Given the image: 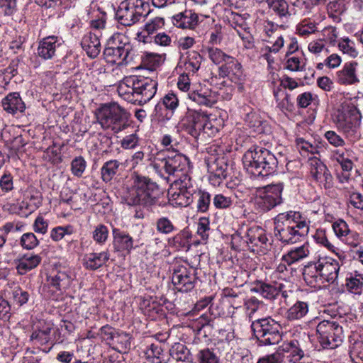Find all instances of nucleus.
<instances>
[{
    "instance_id": "obj_55",
    "label": "nucleus",
    "mask_w": 363,
    "mask_h": 363,
    "mask_svg": "<svg viewBox=\"0 0 363 363\" xmlns=\"http://www.w3.org/2000/svg\"><path fill=\"white\" fill-rule=\"evenodd\" d=\"M197 211L201 213H206L208 211L211 196V194L206 191L199 190L197 192Z\"/></svg>"
},
{
    "instance_id": "obj_30",
    "label": "nucleus",
    "mask_w": 363,
    "mask_h": 363,
    "mask_svg": "<svg viewBox=\"0 0 363 363\" xmlns=\"http://www.w3.org/2000/svg\"><path fill=\"white\" fill-rule=\"evenodd\" d=\"M191 234L189 230L184 228L180 230L174 236L168 239V245L176 250H189L191 244Z\"/></svg>"
},
{
    "instance_id": "obj_28",
    "label": "nucleus",
    "mask_w": 363,
    "mask_h": 363,
    "mask_svg": "<svg viewBox=\"0 0 363 363\" xmlns=\"http://www.w3.org/2000/svg\"><path fill=\"white\" fill-rule=\"evenodd\" d=\"M202 62L201 55L196 51H189L184 60L180 61V67H183L184 72L194 74L200 68Z\"/></svg>"
},
{
    "instance_id": "obj_59",
    "label": "nucleus",
    "mask_w": 363,
    "mask_h": 363,
    "mask_svg": "<svg viewBox=\"0 0 363 363\" xmlns=\"http://www.w3.org/2000/svg\"><path fill=\"white\" fill-rule=\"evenodd\" d=\"M108 238V228L104 224L96 225L92 232L93 240L99 245H104Z\"/></svg>"
},
{
    "instance_id": "obj_62",
    "label": "nucleus",
    "mask_w": 363,
    "mask_h": 363,
    "mask_svg": "<svg viewBox=\"0 0 363 363\" xmlns=\"http://www.w3.org/2000/svg\"><path fill=\"white\" fill-rule=\"evenodd\" d=\"M208 54L211 60L216 65L223 62L226 63L231 57V56L226 55L220 49L216 48H208Z\"/></svg>"
},
{
    "instance_id": "obj_23",
    "label": "nucleus",
    "mask_w": 363,
    "mask_h": 363,
    "mask_svg": "<svg viewBox=\"0 0 363 363\" xmlns=\"http://www.w3.org/2000/svg\"><path fill=\"white\" fill-rule=\"evenodd\" d=\"M109 258L110 254L108 250L99 253H88L83 257V266L88 270L95 271L106 264Z\"/></svg>"
},
{
    "instance_id": "obj_24",
    "label": "nucleus",
    "mask_w": 363,
    "mask_h": 363,
    "mask_svg": "<svg viewBox=\"0 0 363 363\" xmlns=\"http://www.w3.org/2000/svg\"><path fill=\"white\" fill-rule=\"evenodd\" d=\"M39 255L26 253L16 259V269L19 274H26L28 272L37 267L41 262Z\"/></svg>"
},
{
    "instance_id": "obj_35",
    "label": "nucleus",
    "mask_w": 363,
    "mask_h": 363,
    "mask_svg": "<svg viewBox=\"0 0 363 363\" xmlns=\"http://www.w3.org/2000/svg\"><path fill=\"white\" fill-rule=\"evenodd\" d=\"M247 238L246 242L251 244L252 247L266 248L269 242L263 230L259 228H250L247 233Z\"/></svg>"
},
{
    "instance_id": "obj_3",
    "label": "nucleus",
    "mask_w": 363,
    "mask_h": 363,
    "mask_svg": "<svg viewBox=\"0 0 363 363\" xmlns=\"http://www.w3.org/2000/svg\"><path fill=\"white\" fill-rule=\"evenodd\" d=\"M132 183L126 185L122 191V200L129 206L142 205L151 206L156 203L159 194V187L150 179L134 174Z\"/></svg>"
},
{
    "instance_id": "obj_29",
    "label": "nucleus",
    "mask_w": 363,
    "mask_h": 363,
    "mask_svg": "<svg viewBox=\"0 0 363 363\" xmlns=\"http://www.w3.org/2000/svg\"><path fill=\"white\" fill-rule=\"evenodd\" d=\"M308 255V245L306 243L299 247L291 248L283 255L281 260L288 265H291L305 259Z\"/></svg>"
},
{
    "instance_id": "obj_17",
    "label": "nucleus",
    "mask_w": 363,
    "mask_h": 363,
    "mask_svg": "<svg viewBox=\"0 0 363 363\" xmlns=\"http://www.w3.org/2000/svg\"><path fill=\"white\" fill-rule=\"evenodd\" d=\"M196 269L179 267L172 275V283L179 291L187 292L194 287Z\"/></svg>"
},
{
    "instance_id": "obj_9",
    "label": "nucleus",
    "mask_w": 363,
    "mask_h": 363,
    "mask_svg": "<svg viewBox=\"0 0 363 363\" xmlns=\"http://www.w3.org/2000/svg\"><path fill=\"white\" fill-rule=\"evenodd\" d=\"M130 48L128 38L123 33H116L108 39L104 56L109 63L125 65Z\"/></svg>"
},
{
    "instance_id": "obj_41",
    "label": "nucleus",
    "mask_w": 363,
    "mask_h": 363,
    "mask_svg": "<svg viewBox=\"0 0 363 363\" xmlns=\"http://www.w3.org/2000/svg\"><path fill=\"white\" fill-rule=\"evenodd\" d=\"M269 8L280 18L287 19L291 13L286 0H266Z\"/></svg>"
},
{
    "instance_id": "obj_38",
    "label": "nucleus",
    "mask_w": 363,
    "mask_h": 363,
    "mask_svg": "<svg viewBox=\"0 0 363 363\" xmlns=\"http://www.w3.org/2000/svg\"><path fill=\"white\" fill-rule=\"evenodd\" d=\"M309 311V305L306 301H297L286 312L289 320H298L306 316Z\"/></svg>"
},
{
    "instance_id": "obj_16",
    "label": "nucleus",
    "mask_w": 363,
    "mask_h": 363,
    "mask_svg": "<svg viewBox=\"0 0 363 363\" xmlns=\"http://www.w3.org/2000/svg\"><path fill=\"white\" fill-rule=\"evenodd\" d=\"M162 168L169 175L179 177L182 173L187 172L189 169V160L184 155L177 153L168 155L161 161Z\"/></svg>"
},
{
    "instance_id": "obj_27",
    "label": "nucleus",
    "mask_w": 363,
    "mask_h": 363,
    "mask_svg": "<svg viewBox=\"0 0 363 363\" xmlns=\"http://www.w3.org/2000/svg\"><path fill=\"white\" fill-rule=\"evenodd\" d=\"M135 83L134 76L125 77L119 83L117 91L124 100L136 104Z\"/></svg>"
},
{
    "instance_id": "obj_32",
    "label": "nucleus",
    "mask_w": 363,
    "mask_h": 363,
    "mask_svg": "<svg viewBox=\"0 0 363 363\" xmlns=\"http://www.w3.org/2000/svg\"><path fill=\"white\" fill-rule=\"evenodd\" d=\"M49 284L56 289L62 291L67 289L72 282L71 272L68 270L58 271L56 274L48 279Z\"/></svg>"
},
{
    "instance_id": "obj_19",
    "label": "nucleus",
    "mask_w": 363,
    "mask_h": 363,
    "mask_svg": "<svg viewBox=\"0 0 363 363\" xmlns=\"http://www.w3.org/2000/svg\"><path fill=\"white\" fill-rule=\"evenodd\" d=\"M61 41V39L55 35L44 38L39 42L37 49L38 55L45 60L52 59L62 45Z\"/></svg>"
},
{
    "instance_id": "obj_54",
    "label": "nucleus",
    "mask_w": 363,
    "mask_h": 363,
    "mask_svg": "<svg viewBox=\"0 0 363 363\" xmlns=\"http://www.w3.org/2000/svg\"><path fill=\"white\" fill-rule=\"evenodd\" d=\"M130 337L126 333H116L113 343L116 345V350L118 352H125V350L130 347Z\"/></svg>"
},
{
    "instance_id": "obj_13",
    "label": "nucleus",
    "mask_w": 363,
    "mask_h": 363,
    "mask_svg": "<svg viewBox=\"0 0 363 363\" xmlns=\"http://www.w3.org/2000/svg\"><path fill=\"white\" fill-rule=\"evenodd\" d=\"M135 103L143 105L150 101L157 92V82L144 77L134 76Z\"/></svg>"
},
{
    "instance_id": "obj_47",
    "label": "nucleus",
    "mask_w": 363,
    "mask_h": 363,
    "mask_svg": "<svg viewBox=\"0 0 363 363\" xmlns=\"http://www.w3.org/2000/svg\"><path fill=\"white\" fill-rule=\"evenodd\" d=\"M346 288L354 294L360 295L363 293V277L360 274L347 278Z\"/></svg>"
},
{
    "instance_id": "obj_50",
    "label": "nucleus",
    "mask_w": 363,
    "mask_h": 363,
    "mask_svg": "<svg viewBox=\"0 0 363 363\" xmlns=\"http://www.w3.org/2000/svg\"><path fill=\"white\" fill-rule=\"evenodd\" d=\"M338 48L343 54L347 55L352 58H355L358 56L359 52L355 47L354 42L348 38L340 40L338 42Z\"/></svg>"
},
{
    "instance_id": "obj_49",
    "label": "nucleus",
    "mask_w": 363,
    "mask_h": 363,
    "mask_svg": "<svg viewBox=\"0 0 363 363\" xmlns=\"http://www.w3.org/2000/svg\"><path fill=\"white\" fill-rule=\"evenodd\" d=\"M155 228L158 233L164 235H169L177 230L172 220L167 217L162 216L155 221Z\"/></svg>"
},
{
    "instance_id": "obj_25",
    "label": "nucleus",
    "mask_w": 363,
    "mask_h": 363,
    "mask_svg": "<svg viewBox=\"0 0 363 363\" xmlns=\"http://www.w3.org/2000/svg\"><path fill=\"white\" fill-rule=\"evenodd\" d=\"M1 105L5 111L11 114L23 113L26 110V104L18 92L9 93L2 99Z\"/></svg>"
},
{
    "instance_id": "obj_64",
    "label": "nucleus",
    "mask_w": 363,
    "mask_h": 363,
    "mask_svg": "<svg viewBox=\"0 0 363 363\" xmlns=\"http://www.w3.org/2000/svg\"><path fill=\"white\" fill-rule=\"evenodd\" d=\"M313 238L317 243L324 246L331 252H335L336 247L329 242L325 230L318 229L313 235Z\"/></svg>"
},
{
    "instance_id": "obj_37",
    "label": "nucleus",
    "mask_w": 363,
    "mask_h": 363,
    "mask_svg": "<svg viewBox=\"0 0 363 363\" xmlns=\"http://www.w3.org/2000/svg\"><path fill=\"white\" fill-rule=\"evenodd\" d=\"M177 177L178 179L175 180L172 186V191L174 190H180V191H182V192H189L193 194L197 192L196 187L191 177L187 174V172L182 173Z\"/></svg>"
},
{
    "instance_id": "obj_61",
    "label": "nucleus",
    "mask_w": 363,
    "mask_h": 363,
    "mask_svg": "<svg viewBox=\"0 0 363 363\" xmlns=\"http://www.w3.org/2000/svg\"><path fill=\"white\" fill-rule=\"evenodd\" d=\"M20 245L23 249L30 250L39 245V240L33 233H26L20 239Z\"/></svg>"
},
{
    "instance_id": "obj_20",
    "label": "nucleus",
    "mask_w": 363,
    "mask_h": 363,
    "mask_svg": "<svg viewBox=\"0 0 363 363\" xmlns=\"http://www.w3.org/2000/svg\"><path fill=\"white\" fill-rule=\"evenodd\" d=\"M219 75L222 77H228L235 83L240 82L243 78L241 64L231 57L226 63L219 67Z\"/></svg>"
},
{
    "instance_id": "obj_39",
    "label": "nucleus",
    "mask_w": 363,
    "mask_h": 363,
    "mask_svg": "<svg viewBox=\"0 0 363 363\" xmlns=\"http://www.w3.org/2000/svg\"><path fill=\"white\" fill-rule=\"evenodd\" d=\"M274 96L277 102V106L281 111H291L293 110L294 102L288 93L278 88L274 90Z\"/></svg>"
},
{
    "instance_id": "obj_12",
    "label": "nucleus",
    "mask_w": 363,
    "mask_h": 363,
    "mask_svg": "<svg viewBox=\"0 0 363 363\" xmlns=\"http://www.w3.org/2000/svg\"><path fill=\"white\" fill-rule=\"evenodd\" d=\"M316 331L319 335V342L324 349H335L342 342V327L335 321L324 320L320 322Z\"/></svg>"
},
{
    "instance_id": "obj_57",
    "label": "nucleus",
    "mask_w": 363,
    "mask_h": 363,
    "mask_svg": "<svg viewBox=\"0 0 363 363\" xmlns=\"http://www.w3.org/2000/svg\"><path fill=\"white\" fill-rule=\"evenodd\" d=\"M350 357L353 363H363V340H357L352 345Z\"/></svg>"
},
{
    "instance_id": "obj_63",
    "label": "nucleus",
    "mask_w": 363,
    "mask_h": 363,
    "mask_svg": "<svg viewBox=\"0 0 363 363\" xmlns=\"http://www.w3.org/2000/svg\"><path fill=\"white\" fill-rule=\"evenodd\" d=\"M245 308L250 318H252L254 314L260 308L264 307L262 301L256 297H250L245 301Z\"/></svg>"
},
{
    "instance_id": "obj_56",
    "label": "nucleus",
    "mask_w": 363,
    "mask_h": 363,
    "mask_svg": "<svg viewBox=\"0 0 363 363\" xmlns=\"http://www.w3.org/2000/svg\"><path fill=\"white\" fill-rule=\"evenodd\" d=\"M311 169L310 172L312 177L318 182L322 175L325 173L328 169L327 166L323 164L320 160L315 158L311 160Z\"/></svg>"
},
{
    "instance_id": "obj_8",
    "label": "nucleus",
    "mask_w": 363,
    "mask_h": 363,
    "mask_svg": "<svg viewBox=\"0 0 363 363\" xmlns=\"http://www.w3.org/2000/svg\"><path fill=\"white\" fill-rule=\"evenodd\" d=\"M251 328L260 345H276L282 339L281 325L271 317L253 320Z\"/></svg>"
},
{
    "instance_id": "obj_5",
    "label": "nucleus",
    "mask_w": 363,
    "mask_h": 363,
    "mask_svg": "<svg viewBox=\"0 0 363 363\" xmlns=\"http://www.w3.org/2000/svg\"><path fill=\"white\" fill-rule=\"evenodd\" d=\"M340 265L337 260L330 257L320 258L304 267V281L311 287H320L325 283H333L338 277Z\"/></svg>"
},
{
    "instance_id": "obj_21",
    "label": "nucleus",
    "mask_w": 363,
    "mask_h": 363,
    "mask_svg": "<svg viewBox=\"0 0 363 363\" xmlns=\"http://www.w3.org/2000/svg\"><path fill=\"white\" fill-rule=\"evenodd\" d=\"M172 23L179 28L194 30L199 24V16L191 10H185L172 16Z\"/></svg>"
},
{
    "instance_id": "obj_15",
    "label": "nucleus",
    "mask_w": 363,
    "mask_h": 363,
    "mask_svg": "<svg viewBox=\"0 0 363 363\" xmlns=\"http://www.w3.org/2000/svg\"><path fill=\"white\" fill-rule=\"evenodd\" d=\"M179 104V100L174 92H169L162 99V104L158 103L155 106V111L158 121L165 123L173 116L175 110Z\"/></svg>"
},
{
    "instance_id": "obj_44",
    "label": "nucleus",
    "mask_w": 363,
    "mask_h": 363,
    "mask_svg": "<svg viewBox=\"0 0 363 363\" xmlns=\"http://www.w3.org/2000/svg\"><path fill=\"white\" fill-rule=\"evenodd\" d=\"M331 158L340 165L342 172H351L352 170L354 163L346 155L345 152L336 150L333 152Z\"/></svg>"
},
{
    "instance_id": "obj_4",
    "label": "nucleus",
    "mask_w": 363,
    "mask_h": 363,
    "mask_svg": "<svg viewBox=\"0 0 363 363\" xmlns=\"http://www.w3.org/2000/svg\"><path fill=\"white\" fill-rule=\"evenodd\" d=\"M245 169L255 177H267L277 172L278 160L269 150L256 146L250 148L242 157Z\"/></svg>"
},
{
    "instance_id": "obj_43",
    "label": "nucleus",
    "mask_w": 363,
    "mask_h": 363,
    "mask_svg": "<svg viewBox=\"0 0 363 363\" xmlns=\"http://www.w3.org/2000/svg\"><path fill=\"white\" fill-rule=\"evenodd\" d=\"M189 98L199 105L211 107L215 104V100L207 91H194L188 94Z\"/></svg>"
},
{
    "instance_id": "obj_6",
    "label": "nucleus",
    "mask_w": 363,
    "mask_h": 363,
    "mask_svg": "<svg viewBox=\"0 0 363 363\" xmlns=\"http://www.w3.org/2000/svg\"><path fill=\"white\" fill-rule=\"evenodd\" d=\"M96 119L103 129H110L118 133L129 126L130 113L116 103L102 105L98 108Z\"/></svg>"
},
{
    "instance_id": "obj_60",
    "label": "nucleus",
    "mask_w": 363,
    "mask_h": 363,
    "mask_svg": "<svg viewBox=\"0 0 363 363\" xmlns=\"http://www.w3.org/2000/svg\"><path fill=\"white\" fill-rule=\"evenodd\" d=\"M86 168V162L82 156L76 157L71 162L72 174L77 177H82Z\"/></svg>"
},
{
    "instance_id": "obj_1",
    "label": "nucleus",
    "mask_w": 363,
    "mask_h": 363,
    "mask_svg": "<svg viewBox=\"0 0 363 363\" xmlns=\"http://www.w3.org/2000/svg\"><path fill=\"white\" fill-rule=\"evenodd\" d=\"M309 223L299 211H289L279 213L274 218V235L282 243L295 244L307 236Z\"/></svg>"
},
{
    "instance_id": "obj_51",
    "label": "nucleus",
    "mask_w": 363,
    "mask_h": 363,
    "mask_svg": "<svg viewBox=\"0 0 363 363\" xmlns=\"http://www.w3.org/2000/svg\"><path fill=\"white\" fill-rule=\"evenodd\" d=\"M74 233V228L71 225L65 226H57L53 228L50 231V238L55 242L62 240L66 236L71 235Z\"/></svg>"
},
{
    "instance_id": "obj_7",
    "label": "nucleus",
    "mask_w": 363,
    "mask_h": 363,
    "mask_svg": "<svg viewBox=\"0 0 363 363\" xmlns=\"http://www.w3.org/2000/svg\"><path fill=\"white\" fill-rule=\"evenodd\" d=\"M179 125L180 128L194 138L201 134L212 137L218 132V128L209 120L208 115L201 110L189 109Z\"/></svg>"
},
{
    "instance_id": "obj_46",
    "label": "nucleus",
    "mask_w": 363,
    "mask_h": 363,
    "mask_svg": "<svg viewBox=\"0 0 363 363\" xmlns=\"http://www.w3.org/2000/svg\"><path fill=\"white\" fill-rule=\"evenodd\" d=\"M326 1L327 0H297L293 5L301 7L304 10L303 15H308L316 9H318L320 6H324Z\"/></svg>"
},
{
    "instance_id": "obj_18",
    "label": "nucleus",
    "mask_w": 363,
    "mask_h": 363,
    "mask_svg": "<svg viewBox=\"0 0 363 363\" xmlns=\"http://www.w3.org/2000/svg\"><path fill=\"white\" fill-rule=\"evenodd\" d=\"M358 65V63L355 61L345 63L342 69L336 72L337 83L345 86L358 84L359 82L357 72Z\"/></svg>"
},
{
    "instance_id": "obj_34",
    "label": "nucleus",
    "mask_w": 363,
    "mask_h": 363,
    "mask_svg": "<svg viewBox=\"0 0 363 363\" xmlns=\"http://www.w3.org/2000/svg\"><path fill=\"white\" fill-rule=\"evenodd\" d=\"M122 167V163L118 160L106 162L101 168V177L103 182H110L118 174Z\"/></svg>"
},
{
    "instance_id": "obj_48",
    "label": "nucleus",
    "mask_w": 363,
    "mask_h": 363,
    "mask_svg": "<svg viewBox=\"0 0 363 363\" xmlns=\"http://www.w3.org/2000/svg\"><path fill=\"white\" fill-rule=\"evenodd\" d=\"M196 363H220V357L209 348H205L198 352Z\"/></svg>"
},
{
    "instance_id": "obj_26",
    "label": "nucleus",
    "mask_w": 363,
    "mask_h": 363,
    "mask_svg": "<svg viewBox=\"0 0 363 363\" xmlns=\"http://www.w3.org/2000/svg\"><path fill=\"white\" fill-rule=\"evenodd\" d=\"M82 48L91 58L96 57L101 49L99 38L97 34L90 32L85 35L81 43Z\"/></svg>"
},
{
    "instance_id": "obj_22",
    "label": "nucleus",
    "mask_w": 363,
    "mask_h": 363,
    "mask_svg": "<svg viewBox=\"0 0 363 363\" xmlns=\"http://www.w3.org/2000/svg\"><path fill=\"white\" fill-rule=\"evenodd\" d=\"M281 284L277 283H267L263 281L255 282L251 291L260 294L264 298L274 300L281 293Z\"/></svg>"
},
{
    "instance_id": "obj_52",
    "label": "nucleus",
    "mask_w": 363,
    "mask_h": 363,
    "mask_svg": "<svg viewBox=\"0 0 363 363\" xmlns=\"http://www.w3.org/2000/svg\"><path fill=\"white\" fill-rule=\"evenodd\" d=\"M50 332L51 328L49 326H46L42 329L35 330L32 333L30 339L31 341L35 342V343L45 345L50 340Z\"/></svg>"
},
{
    "instance_id": "obj_33",
    "label": "nucleus",
    "mask_w": 363,
    "mask_h": 363,
    "mask_svg": "<svg viewBox=\"0 0 363 363\" xmlns=\"http://www.w3.org/2000/svg\"><path fill=\"white\" fill-rule=\"evenodd\" d=\"M114 245L118 250L127 251L128 252L133 248V240L129 234L121 231L118 228L113 229Z\"/></svg>"
},
{
    "instance_id": "obj_42",
    "label": "nucleus",
    "mask_w": 363,
    "mask_h": 363,
    "mask_svg": "<svg viewBox=\"0 0 363 363\" xmlns=\"http://www.w3.org/2000/svg\"><path fill=\"white\" fill-rule=\"evenodd\" d=\"M171 200L174 202V204L179 206H188L194 201V195L191 193L182 192L180 190L169 191Z\"/></svg>"
},
{
    "instance_id": "obj_14",
    "label": "nucleus",
    "mask_w": 363,
    "mask_h": 363,
    "mask_svg": "<svg viewBox=\"0 0 363 363\" xmlns=\"http://www.w3.org/2000/svg\"><path fill=\"white\" fill-rule=\"evenodd\" d=\"M209 180L214 185L220 184L227 178L228 167L224 157L210 156L206 160Z\"/></svg>"
},
{
    "instance_id": "obj_2",
    "label": "nucleus",
    "mask_w": 363,
    "mask_h": 363,
    "mask_svg": "<svg viewBox=\"0 0 363 363\" xmlns=\"http://www.w3.org/2000/svg\"><path fill=\"white\" fill-rule=\"evenodd\" d=\"M363 98L355 97L342 105L336 116V125L350 143H356L361 137Z\"/></svg>"
},
{
    "instance_id": "obj_10",
    "label": "nucleus",
    "mask_w": 363,
    "mask_h": 363,
    "mask_svg": "<svg viewBox=\"0 0 363 363\" xmlns=\"http://www.w3.org/2000/svg\"><path fill=\"white\" fill-rule=\"evenodd\" d=\"M149 4L143 0H124L118 7L116 16L119 23L130 26L149 13Z\"/></svg>"
},
{
    "instance_id": "obj_45",
    "label": "nucleus",
    "mask_w": 363,
    "mask_h": 363,
    "mask_svg": "<svg viewBox=\"0 0 363 363\" xmlns=\"http://www.w3.org/2000/svg\"><path fill=\"white\" fill-rule=\"evenodd\" d=\"M317 23L309 18H304L296 26V33L303 37H307L317 31Z\"/></svg>"
},
{
    "instance_id": "obj_58",
    "label": "nucleus",
    "mask_w": 363,
    "mask_h": 363,
    "mask_svg": "<svg viewBox=\"0 0 363 363\" xmlns=\"http://www.w3.org/2000/svg\"><path fill=\"white\" fill-rule=\"evenodd\" d=\"M163 350L159 345L152 344L145 351L146 359L152 363H161Z\"/></svg>"
},
{
    "instance_id": "obj_11",
    "label": "nucleus",
    "mask_w": 363,
    "mask_h": 363,
    "mask_svg": "<svg viewBox=\"0 0 363 363\" xmlns=\"http://www.w3.org/2000/svg\"><path fill=\"white\" fill-rule=\"evenodd\" d=\"M283 183L259 188L255 196V206L259 212H267L283 202Z\"/></svg>"
},
{
    "instance_id": "obj_40",
    "label": "nucleus",
    "mask_w": 363,
    "mask_h": 363,
    "mask_svg": "<svg viewBox=\"0 0 363 363\" xmlns=\"http://www.w3.org/2000/svg\"><path fill=\"white\" fill-rule=\"evenodd\" d=\"M333 229L335 235L342 241L349 245H354L352 241L350 240V238H353L354 233L350 230L349 227L345 221L339 220L333 224Z\"/></svg>"
},
{
    "instance_id": "obj_53",
    "label": "nucleus",
    "mask_w": 363,
    "mask_h": 363,
    "mask_svg": "<svg viewBox=\"0 0 363 363\" xmlns=\"http://www.w3.org/2000/svg\"><path fill=\"white\" fill-rule=\"evenodd\" d=\"M171 357L177 361L184 362L188 359L189 351L182 343H175L170 349Z\"/></svg>"
},
{
    "instance_id": "obj_36",
    "label": "nucleus",
    "mask_w": 363,
    "mask_h": 363,
    "mask_svg": "<svg viewBox=\"0 0 363 363\" xmlns=\"http://www.w3.org/2000/svg\"><path fill=\"white\" fill-rule=\"evenodd\" d=\"M6 291L9 294L8 298L10 299L11 302L18 306H22L26 303L30 297L26 291L16 285L9 286Z\"/></svg>"
},
{
    "instance_id": "obj_31",
    "label": "nucleus",
    "mask_w": 363,
    "mask_h": 363,
    "mask_svg": "<svg viewBox=\"0 0 363 363\" xmlns=\"http://www.w3.org/2000/svg\"><path fill=\"white\" fill-rule=\"evenodd\" d=\"M281 347L284 352L289 353V358L290 362L300 363L305 356L300 342L297 340H292L285 342Z\"/></svg>"
}]
</instances>
